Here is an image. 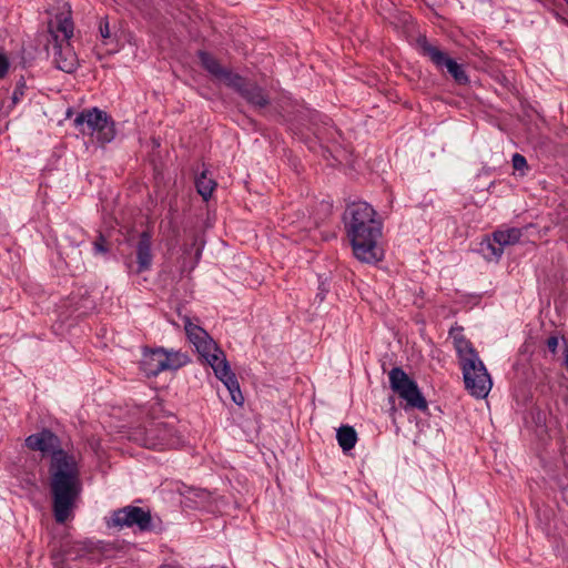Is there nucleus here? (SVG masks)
Wrapping results in <instances>:
<instances>
[{
	"mask_svg": "<svg viewBox=\"0 0 568 568\" xmlns=\"http://www.w3.org/2000/svg\"><path fill=\"white\" fill-rule=\"evenodd\" d=\"M24 443L29 449L51 456L49 473L53 514L57 523L63 524L81 491L77 460L61 448L60 438L49 429L29 435Z\"/></svg>",
	"mask_w": 568,
	"mask_h": 568,
	"instance_id": "obj_1",
	"label": "nucleus"
},
{
	"mask_svg": "<svg viewBox=\"0 0 568 568\" xmlns=\"http://www.w3.org/2000/svg\"><path fill=\"white\" fill-rule=\"evenodd\" d=\"M343 222L354 256L369 264L381 261L383 251L378 241L383 234V222L375 209L367 202H354L347 205Z\"/></svg>",
	"mask_w": 568,
	"mask_h": 568,
	"instance_id": "obj_2",
	"label": "nucleus"
},
{
	"mask_svg": "<svg viewBox=\"0 0 568 568\" xmlns=\"http://www.w3.org/2000/svg\"><path fill=\"white\" fill-rule=\"evenodd\" d=\"M73 30L70 7L63 3L62 11L49 22L51 40L48 52L54 67L65 73H73L80 65L79 58L70 43Z\"/></svg>",
	"mask_w": 568,
	"mask_h": 568,
	"instance_id": "obj_3",
	"label": "nucleus"
},
{
	"mask_svg": "<svg viewBox=\"0 0 568 568\" xmlns=\"http://www.w3.org/2000/svg\"><path fill=\"white\" fill-rule=\"evenodd\" d=\"M184 329L189 342L194 345L196 352L213 368L215 376L223 382L227 390H240L237 379L232 373L224 353L209 333L194 324L189 317H184Z\"/></svg>",
	"mask_w": 568,
	"mask_h": 568,
	"instance_id": "obj_4",
	"label": "nucleus"
},
{
	"mask_svg": "<svg viewBox=\"0 0 568 568\" xmlns=\"http://www.w3.org/2000/svg\"><path fill=\"white\" fill-rule=\"evenodd\" d=\"M154 403L148 407L146 414L150 420L139 427L134 433V439L142 446L151 449L173 448L181 444V437L173 422L161 420L163 412L161 400L154 397Z\"/></svg>",
	"mask_w": 568,
	"mask_h": 568,
	"instance_id": "obj_5",
	"label": "nucleus"
},
{
	"mask_svg": "<svg viewBox=\"0 0 568 568\" xmlns=\"http://www.w3.org/2000/svg\"><path fill=\"white\" fill-rule=\"evenodd\" d=\"M189 362L185 352L159 347L143 353L141 368L146 376H156L164 371H176Z\"/></svg>",
	"mask_w": 568,
	"mask_h": 568,
	"instance_id": "obj_6",
	"label": "nucleus"
},
{
	"mask_svg": "<svg viewBox=\"0 0 568 568\" xmlns=\"http://www.w3.org/2000/svg\"><path fill=\"white\" fill-rule=\"evenodd\" d=\"M73 122L81 133L95 135L101 143H109L115 136L114 122L106 112L98 108L83 110Z\"/></svg>",
	"mask_w": 568,
	"mask_h": 568,
	"instance_id": "obj_7",
	"label": "nucleus"
},
{
	"mask_svg": "<svg viewBox=\"0 0 568 568\" xmlns=\"http://www.w3.org/2000/svg\"><path fill=\"white\" fill-rule=\"evenodd\" d=\"M417 44L420 53L427 57L438 70H444L445 68L458 84H466L469 82L468 75L466 74L463 65L449 58L438 47L432 44L425 37L419 38L417 40Z\"/></svg>",
	"mask_w": 568,
	"mask_h": 568,
	"instance_id": "obj_8",
	"label": "nucleus"
},
{
	"mask_svg": "<svg viewBox=\"0 0 568 568\" xmlns=\"http://www.w3.org/2000/svg\"><path fill=\"white\" fill-rule=\"evenodd\" d=\"M115 527H138L141 531H149L152 528V517L149 510L136 506H125L114 510L111 517Z\"/></svg>",
	"mask_w": 568,
	"mask_h": 568,
	"instance_id": "obj_9",
	"label": "nucleus"
},
{
	"mask_svg": "<svg viewBox=\"0 0 568 568\" xmlns=\"http://www.w3.org/2000/svg\"><path fill=\"white\" fill-rule=\"evenodd\" d=\"M466 388L471 390H491L493 381L479 357L462 364Z\"/></svg>",
	"mask_w": 568,
	"mask_h": 568,
	"instance_id": "obj_10",
	"label": "nucleus"
},
{
	"mask_svg": "<svg viewBox=\"0 0 568 568\" xmlns=\"http://www.w3.org/2000/svg\"><path fill=\"white\" fill-rule=\"evenodd\" d=\"M230 88L234 89L250 104L264 108L270 103L264 90L254 82L246 81L240 74L231 79Z\"/></svg>",
	"mask_w": 568,
	"mask_h": 568,
	"instance_id": "obj_11",
	"label": "nucleus"
},
{
	"mask_svg": "<svg viewBox=\"0 0 568 568\" xmlns=\"http://www.w3.org/2000/svg\"><path fill=\"white\" fill-rule=\"evenodd\" d=\"M151 246V234L146 231L142 232L135 247L136 267L134 268L132 263H128L129 272L140 274L151 268L153 260Z\"/></svg>",
	"mask_w": 568,
	"mask_h": 568,
	"instance_id": "obj_12",
	"label": "nucleus"
},
{
	"mask_svg": "<svg viewBox=\"0 0 568 568\" xmlns=\"http://www.w3.org/2000/svg\"><path fill=\"white\" fill-rule=\"evenodd\" d=\"M202 67L214 78L222 80L227 87L231 83V79L237 73L224 69L220 62L209 52L199 51L197 53Z\"/></svg>",
	"mask_w": 568,
	"mask_h": 568,
	"instance_id": "obj_13",
	"label": "nucleus"
},
{
	"mask_svg": "<svg viewBox=\"0 0 568 568\" xmlns=\"http://www.w3.org/2000/svg\"><path fill=\"white\" fill-rule=\"evenodd\" d=\"M392 390H419L413 381L400 367H394L388 374Z\"/></svg>",
	"mask_w": 568,
	"mask_h": 568,
	"instance_id": "obj_14",
	"label": "nucleus"
},
{
	"mask_svg": "<svg viewBox=\"0 0 568 568\" xmlns=\"http://www.w3.org/2000/svg\"><path fill=\"white\" fill-rule=\"evenodd\" d=\"M399 403L398 406L405 410L418 409L423 413L428 412L427 399L423 393H397Z\"/></svg>",
	"mask_w": 568,
	"mask_h": 568,
	"instance_id": "obj_15",
	"label": "nucleus"
},
{
	"mask_svg": "<svg viewBox=\"0 0 568 568\" xmlns=\"http://www.w3.org/2000/svg\"><path fill=\"white\" fill-rule=\"evenodd\" d=\"M216 185L217 183L215 182V180L212 178L207 170L202 171L200 175H197L195 179L196 191L204 201L210 200Z\"/></svg>",
	"mask_w": 568,
	"mask_h": 568,
	"instance_id": "obj_16",
	"label": "nucleus"
},
{
	"mask_svg": "<svg viewBox=\"0 0 568 568\" xmlns=\"http://www.w3.org/2000/svg\"><path fill=\"white\" fill-rule=\"evenodd\" d=\"M523 232L518 227H509L507 230H497L494 232V240L500 244L503 248L514 245L520 241Z\"/></svg>",
	"mask_w": 568,
	"mask_h": 568,
	"instance_id": "obj_17",
	"label": "nucleus"
},
{
	"mask_svg": "<svg viewBox=\"0 0 568 568\" xmlns=\"http://www.w3.org/2000/svg\"><path fill=\"white\" fill-rule=\"evenodd\" d=\"M336 438L341 448L344 452H348L355 447L357 442V434L352 426L345 425L337 429Z\"/></svg>",
	"mask_w": 568,
	"mask_h": 568,
	"instance_id": "obj_18",
	"label": "nucleus"
},
{
	"mask_svg": "<svg viewBox=\"0 0 568 568\" xmlns=\"http://www.w3.org/2000/svg\"><path fill=\"white\" fill-rule=\"evenodd\" d=\"M480 252L487 261H498L504 253V248L495 242L493 234L491 237L480 243Z\"/></svg>",
	"mask_w": 568,
	"mask_h": 568,
	"instance_id": "obj_19",
	"label": "nucleus"
},
{
	"mask_svg": "<svg viewBox=\"0 0 568 568\" xmlns=\"http://www.w3.org/2000/svg\"><path fill=\"white\" fill-rule=\"evenodd\" d=\"M455 349L460 359V364L468 362L469 359H476L479 357L471 343L467 338H459L454 344Z\"/></svg>",
	"mask_w": 568,
	"mask_h": 568,
	"instance_id": "obj_20",
	"label": "nucleus"
},
{
	"mask_svg": "<svg viewBox=\"0 0 568 568\" xmlns=\"http://www.w3.org/2000/svg\"><path fill=\"white\" fill-rule=\"evenodd\" d=\"M93 251L94 254H106L109 252L108 242L103 234L100 233L93 242Z\"/></svg>",
	"mask_w": 568,
	"mask_h": 568,
	"instance_id": "obj_21",
	"label": "nucleus"
},
{
	"mask_svg": "<svg viewBox=\"0 0 568 568\" xmlns=\"http://www.w3.org/2000/svg\"><path fill=\"white\" fill-rule=\"evenodd\" d=\"M225 397L220 396V399L222 402H226L227 399H231L233 403H235L239 406H242L245 402L244 393H224Z\"/></svg>",
	"mask_w": 568,
	"mask_h": 568,
	"instance_id": "obj_22",
	"label": "nucleus"
},
{
	"mask_svg": "<svg viewBox=\"0 0 568 568\" xmlns=\"http://www.w3.org/2000/svg\"><path fill=\"white\" fill-rule=\"evenodd\" d=\"M99 32H100V36L103 40H108L111 38V32H110V26H109V20H108V17H103L100 19L99 21Z\"/></svg>",
	"mask_w": 568,
	"mask_h": 568,
	"instance_id": "obj_23",
	"label": "nucleus"
},
{
	"mask_svg": "<svg viewBox=\"0 0 568 568\" xmlns=\"http://www.w3.org/2000/svg\"><path fill=\"white\" fill-rule=\"evenodd\" d=\"M511 163H513V168L518 171H521L527 168L526 158L519 153H515L513 155Z\"/></svg>",
	"mask_w": 568,
	"mask_h": 568,
	"instance_id": "obj_24",
	"label": "nucleus"
},
{
	"mask_svg": "<svg viewBox=\"0 0 568 568\" xmlns=\"http://www.w3.org/2000/svg\"><path fill=\"white\" fill-rule=\"evenodd\" d=\"M449 336L453 338V342L454 344L457 342V339L459 338H466L463 334V327L462 326H458V325H455L453 327H450L449 329Z\"/></svg>",
	"mask_w": 568,
	"mask_h": 568,
	"instance_id": "obj_25",
	"label": "nucleus"
},
{
	"mask_svg": "<svg viewBox=\"0 0 568 568\" xmlns=\"http://www.w3.org/2000/svg\"><path fill=\"white\" fill-rule=\"evenodd\" d=\"M9 69V61L7 57L0 53V79L3 78Z\"/></svg>",
	"mask_w": 568,
	"mask_h": 568,
	"instance_id": "obj_26",
	"label": "nucleus"
},
{
	"mask_svg": "<svg viewBox=\"0 0 568 568\" xmlns=\"http://www.w3.org/2000/svg\"><path fill=\"white\" fill-rule=\"evenodd\" d=\"M546 344H547V347H548L549 352L552 353V354H556L558 345H559L558 337L557 336H550L547 339Z\"/></svg>",
	"mask_w": 568,
	"mask_h": 568,
	"instance_id": "obj_27",
	"label": "nucleus"
},
{
	"mask_svg": "<svg viewBox=\"0 0 568 568\" xmlns=\"http://www.w3.org/2000/svg\"><path fill=\"white\" fill-rule=\"evenodd\" d=\"M388 404H389V413L392 416L395 415L396 410H397V406H396V397L395 395H390L388 397Z\"/></svg>",
	"mask_w": 568,
	"mask_h": 568,
	"instance_id": "obj_28",
	"label": "nucleus"
},
{
	"mask_svg": "<svg viewBox=\"0 0 568 568\" xmlns=\"http://www.w3.org/2000/svg\"><path fill=\"white\" fill-rule=\"evenodd\" d=\"M159 568H182V567L175 562H166V564L161 565Z\"/></svg>",
	"mask_w": 568,
	"mask_h": 568,
	"instance_id": "obj_29",
	"label": "nucleus"
},
{
	"mask_svg": "<svg viewBox=\"0 0 568 568\" xmlns=\"http://www.w3.org/2000/svg\"><path fill=\"white\" fill-rule=\"evenodd\" d=\"M20 95H22V91L19 89H16L13 92V95H12V100L14 103L19 101Z\"/></svg>",
	"mask_w": 568,
	"mask_h": 568,
	"instance_id": "obj_30",
	"label": "nucleus"
},
{
	"mask_svg": "<svg viewBox=\"0 0 568 568\" xmlns=\"http://www.w3.org/2000/svg\"><path fill=\"white\" fill-rule=\"evenodd\" d=\"M473 395L476 396V398H479V399H486L487 396L489 395L488 392H485V393H471Z\"/></svg>",
	"mask_w": 568,
	"mask_h": 568,
	"instance_id": "obj_31",
	"label": "nucleus"
},
{
	"mask_svg": "<svg viewBox=\"0 0 568 568\" xmlns=\"http://www.w3.org/2000/svg\"><path fill=\"white\" fill-rule=\"evenodd\" d=\"M201 256V250H197L196 251V258H199Z\"/></svg>",
	"mask_w": 568,
	"mask_h": 568,
	"instance_id": "obj_32",
	"label": "nucleus"
}]
</instances>
